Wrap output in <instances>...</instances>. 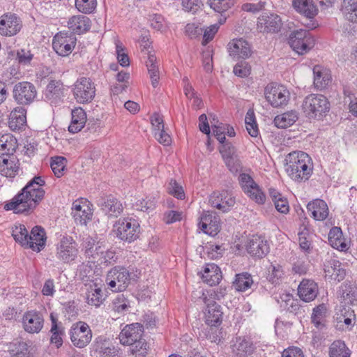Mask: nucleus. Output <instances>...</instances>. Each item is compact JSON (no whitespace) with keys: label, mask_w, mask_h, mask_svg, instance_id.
Masks as SVG:
<instances>
[{"label":"nucleus","mask_w":357,"mask_h":357,"mask_svg":"<svg viewBox=\"0 0 357 357\" xmlns=\"http://www.w3.org/2000/svg\"><path fill=\"white\" fill-rule=\"evenodd\" d=\"M45 180L36 176L8 202L4 205L6 211H13L15 213L29 214L34 211L44 199L45 191L43 186Z\"/></svg>","instance_id":"f257e3e1"},{"label":"nucleus","mask_w":357,"mask_h":357,"mask_svg":"<svg viewBox=\"0 0 357 357\" xmlns=\"http://www.w3.org/2000/svg\"><path fill=\"white\" fill-rule=\"evenodd\" d=\"M286 160V172L294 181L305 182L312 174L313 164L307 153L294 151L287 155Z\"/></svg>","instance_id":"f03ea898"},{"label":"nucleus","mask_w":357,"mask_h":357,"mask_svg":"<svg viewBox=\"0 0 357 357\" xmlns=\"http://www.w3.org/2000/svg\"><path fill=\"white\" fill-rule=\"evenodd\" d=\"M144 326L139 323L126 325L121 331L119 338L121 344L130 346V352L138 357H144L148 351V344L143 337Z\"/></svg>","instance_id":"7ed1b4c3"},{"label":"nucleus","mask_w":357,"mask_h":357,"mask_svg":"<svg viewBox=\"0 0 357 357\" xmlns=\"http://www.w3.org/2000/svg\"><path fill=\"white\" fill-rule=\"evenodd\" d=\"M139 275L140 271L137 268L116 266L107 272L106 282L113 291H123L131 281L136 282Z\"/></svg>","instance_id":"20e7f679"},{"label":"nucleus","mask_w":357,"mask_h":357,"mask_svg":"<svg viewBox=\"0 0 357 357\" xmlns=\"http://www.w3.org/2000/svg\"><path fill=\"white\" fill-rule=\"evenodd\" d=\"M302 108L309 119L320 120L329 112L330 102L324 96L312 93L304 98Z\"/></svg>","instance_id":"39448f33"},{"label":"nucleus","mask_w":357,"mask_h":357,"mask_svg":"<svg viewBox=\"0 0 357 357\" xmlns=\"http://www.w3.org/2000/svg\"><path fill=\"white\" fill-rule=\"evenodd\" d=\"M72 91L77 102L88 104L96 96V84L90 77H81L73 85Z\"/></svg>","instance_id":"423d86ee"},{"label":"nucleus","mask_w":357,"mask_h":357,"mask_svg":"<svg viewBox=\"0 0 357 357\" xmlns=\"http://www.w3.org/2000/svg\"><path fill=\"white\" fill-rule=\"evenodd\" d=\"M114 227L116 236L123 241L131 243L139 236V223L132 218H120Z\"/></svg>","instance_id":"0eeeda50"},{"label":"nucleus","mask_w":357,"mask_h":357,"mask_svg":"<svg viewBox=\"0 0 357 357\" xmlns=\"http://www.w3.org/2000/svg\"><path fill=\"white\" fill-rule=\"evenodd\" d=\"M314 38L309 31L300 29L292 32L289 38L291 47L298 54H304L314 45Z\"/></svg>","instance_id":"6e6552de"},{"label":"nucleus","mask_w":357,"mask_h":357,"mask_svg":"<svg viewBox=\"0 0 357 357\" xmlns=\"http://www.w3.org/2000/svg\"><path fill=\"white\" fill-rule=\"evenodd\" d=\"M194 294L199 295V299L206 305V324L208 326H219L222 321L223 312L221 306L213 300L208 298L203 290L196 291Z\"/></svg>","instance_id":"1a4fd4ad"},{"label":"nucleus","mask_w":357,"mask_h":357,"mask_svg":"<svg viewBox=\"0 0 357 357\" xmlns=\"http://www.w3.org/2000/svg\"><path fill=\"white\" fill-rule=\"evenodd\" d=\"M265 98L274 107L286 105L289 100L290 93L283 85L270 84L265 88Z\"/></svg>","instance_id":"9d476101"},{"label":"nucleus","mask_w":357,"mask_h":357,"mask_svg":"<svg viewBox=\"0 0 357 357\" xmlns=\"http://www.w3.org/2000/svg\"><path fill=\"white\" fill-rule=\"evenodd\" d=\"M70 336L74 346L77 348H84L91 342L92 333L86 323L79 321L71 326Z\"/></svg>","instance_id":"9b49d317"},{"label":"nucleus","mask_w":357,"mask_h":357,"mask_svg":"<svg viewBox=\"0 0 357 357\" xmlns=\"http://www.w3.org/2000/svg\"><path fill=\"white\" fill-rule=\"evenodd\" d=\"M76 37L72 33L59 32L56 33L52 41L54 50L61 56H68L75 48Z\"/></svg>","instance_id":"f8f14e48"},{"label":"nucleus","mask_w":357,"mask_h":357,"mask_svg":"<svg viewBox=\"0 0 357 357\" xmlns=\"http://www.w3.org/2000/svg\"><path fill=\"white\" fill-rule=\"evenodd\" d=\"M22 28V22L16 14L6 13L0 17V35L6 37L14 36Z\"/></svg>","instance_id":"ddd939ff"},{"label":"nucleus","mask_w":357,"mask_h":357,"mask_svg":"<svg viewBox=\"0 0 357 357\" xmlns=\"http://www.w3.org/2000/svg\"><path fill=\"white\" fill-rule=\"evenodd\" d=\"M13 98L20 105H29L35 99L37 91L35 86L29 82H21L13 88Z\"/></svg>","instance_id":"4468645a"},{"label":"nucleus","mask_w":357,"mask_h":357,"mask_svg":"<svg viewBox=\"0 0 357 357\" xmlns=\"http://www.w3.org/2000/svg\"><path fill=\"white\" fill-rule=\"evenodd\" d=\"M209 204L213 208L227 212L234 206L236 198L231 191H215L209 197Z\"/></svg>","instance_id":"2eb2a0df"},{"label":"nucleus","mask_w":357,"mask_h":357,"mask_svg":"<svg viewBox=\"0 0 357 357\" xmlns=\"http://www.w3.org/2000/svg\"><path fill=\"white\" fill-rule=\"evenodd\" d=\"M77 255L76 243L71 236H63L56 245V257L67 263L75 259Z\"/></svg>","instance_id":"dca6fc26"},{"label":"nucleus","mask_w":357,"mask_h":357,"mask_svg":"<svg viewBox=\"0 0 357 357\" xmlns=\"http://www.w3.org/2000/svg\"><path fill=\"white\" fill-rule=\"evenodd\" d=\"M294 8L301 15L310 20L306 26L310 29L316 27V24L312 20L318 13V8L313 0H293Z\"/></svg>","instance_id":"f3484780"},{"label":"nucleus","mask_w":357,"mask_h":357,"mask_svg":"<svg viewBox=\"0 0 357 357\" xmlns=\"http://www.w3.org/2000/svg\"><path fill=\"white\" fill-rule=\"evenodd\" d=\"M282 25L280 16L275 13H264L258 17L257 29L261 33H277Z\"/></svg>","instance_id":"a211bd4d"},{"label":"nucleus","mask_w":357,"mask_h":357,"mask_svg":"<svg viewBox=\"0 0 357 357\" xmlns=\"http://www.w3.org/2000/svg\"><path fill=\"white\" fill-rule=\"evenodd\" d=\"M199 227L207 234L216 235L220 230V218L213 211H204L199 218Z\"/></svg>","instance_id":"6ab92c4d"},{"label":"nucleus","mask_w":357,"mask_h":357,"mask_svg":"<svg viewBox=\"0 0 357 357\" xmlns=\"http://www.w3.org/2000/svg\"><path fill=\"white\" fill-rule=\"evenodd\" d=\"M44 325L42 314L36 310L26 312L22 317V326L29 333H38Z\"/></svg>","instance_id":"aec40b11"},{"label":"nucleus","mask_w":357,"mask_h":357,"mask_svg":"<svg viewBox=\"0 0 357 357\" xmlns=\"http://www.w3.org/2000/svg\"><path fill=\"white\" fill-rule=\"evenodd\" d=\"M246 250L252 257L261 259L269 252V245L264 237L254 235L248 240Z\"/></svg>","instance_id":"412c9836"},{"label":"nucleus","mask_w":357,"mask_h":357,"mask_svg":"<svg viewBox=\"0 0 357 357\" xmlns=\"http://www.w3.org/2000/svg\"><path fill=\"white\" fill-rule=\"evenodd\" d=\"M72 215L77 224L86 225L91 220L93 213L89 205L76 200L72 205Z\"/></svg>","instance_id":"4be33fe9"},{"label":"nucleus","mask_w":357,"mask_h":357,"mask_svg":"<svg viewBox=\"0 0 357 357\" xmlns=\"http://www.w3.org/2000/svg\"><path fill=\"white\" fill-rule=\"evenodd\" d=\"M28 245L26 248L33 251L40 252L45 245L46 236L45 229L40 226H35L32 228L28 236Z\"/></svg>","instance_id":"5701e85b"},{"label":"nucleus","mask_w":357,"mask_h":357,"mask_svg":"<svg viewBox=\"0 0 357 357\" xmlns=\"http://www.w3.org/2000/svg\"><path fill=\"white\" fill-rule=\"evenodd\" d=\"M229 55L234 59H245L250 56V47L243 38L234 39L228 44Z\"/></svg>","instance_id":"b1692460"},{"label":"nucleus","mask_w":357,"mask_h":357,"mask_svg":"<svg viewBox=\"0 0 357 357\" xmlns=\"http://www.w3.org/2000/svg\"><path fill=\"white\" fill-rule=\"evenodd\" d=\"M318 294V285L311 280L303 279L298 287V294L300 298L305 302L314 300Z\"/></svg>","instance_id":"393cba45"},{"label":"nucleus","mask_w":357,"mask_h":357,"mask_svg":"<svg viewBox=\"0 0 357 357\" xmlns=\"http://www.w3.org/2000/svg\"><path fill=\"white\" fill-rule=\"evenodd\" d=\"M91 21L86 15H77L72 16L68 21V27L73 33L82 34L89 31Z\"/></svg>","instance_id":"a878e982"},{"label":"nucleus","mask_w":357,"mask_h":357,"mask_svg":"<svg viewBox=\"0 0 357 357\" xmlns=\"http://www.w3.org/2000/svg\"><path fill=\"white\" fill-rule=\"evenodd\" d=\"M86 289V303L96 307H100L105 301L102 290L101 287L95 282H90L85 284Z\"/></svg>","instance_id":"bb28decb"},{"label":"nucleus","mask_w":357,"mask_h":357,"mask_svg":"<svg viewBox=\"0 0 357 357\" xmlns=\"http://www.w3.org/2000/svg\"><path fill=\"white\" fill-rule=\"evenodd\" d=\"M65 89L61 81L51 80L45 91V98L51 103L56 104L64 96Z\"/></svg>","instance_id":"cd10ccee"},{"label":"nucleus","mask_w":357,"mask_h":357,"mask_svg":"<svg viewBox=\"0 0 357 357\" xmlns=\"http://www.w3.org/2000/svg\"><path fill=\"white\" fill-rule=\"evenodd\" d=\"M307 208L313 218L318 221L326 220L329 213L327 204L322 199H316L307 204Z\"/></svg>","instance_id":"c85d7f7f"},{"label":"nucleus","mask_w":357,"mask_h":357,"mask_svg":"<svg viewBox=\"0 0 357 357\" xmlns=\"http://www.w3.org/2000/svg\"><path fill=\"white\" fill-rule=\"evenodd\" d=\"M222 272L215 264H207L202 273V278L210 286L218 284L222 280Z\"/></svg>","instance_id":"c756f323"},{"label":"nucleus","mask_w":357,"mask_h":357,"mask_svg":"<svg viewBox=\"0 0 357 357\" xmlns=\"http://www.w3.org/2000/svg\"><path fill=\"white\" fill-rule=\"evenodd\" d=\"M93 348L98 357H120L119 349L114 346H109L102 337L96 339Z\"/></svg>","instance_id":"7c9ffc66"},{"label":"nucleus","mask_w":357,"mask_h":357,"mask_svg":"<svg viewBox=\"0 0 357 357\" xmlns=\"http://www.w3.org/2000/svg\"><path fill=\"white\" fill-rule=\"evenodd\" d=\"M26 123V110L21 107H16L10 114L8 126L13 131L24 128Z\"/></svg>","instance_id":"2f4dec72"},{"label":"nucleus","mask_w":357,"mask_h":357,"mask_svg":"<svg viewBox=\"0 0 357 357\" xmlns=\"http://www.w3.org/2000/svg\"><path fill=\"white\" fill-rule=\"evenodd\" d=\"M100 206L101 210L110 217H118L123 209L122 204L112 196L105 198Z\"/></svg>","instance_id":"473e14b6"},{"label":"nucleus","mask_w":357,"mask_h":357,"mask_svg":"<svg viewBox=\"0 0 357 357\" xmlns=\"http://www.w3.org/2000/svg\"><path fill=\"white\" fill-rule=\"evenodd\" d=\"M324 271L327 275L338 282L342 281L346 275L345 269L342 264L335 259H331L324 264Z\"/></svg>","instance_id":"72a5a7b5"},{"label":"nucleus","mask_w":357,"mask_h":357,"mask_svg":"<svg viewBox=\"0 0 357 357\" xmlns=\"http://www.w3.org/2000/svg\"><path fill=\"white\" fill-rule=\"evenodd\" d=\"M72 119L68 131L71 133L79 132L84 126L86 122V114L81 107H77L72 110Z\"/></svg>","instance_id":"f704fd0d"},{"label":"nucleus","mask_w":357,"mask_h":357,"mask_svg":"<svg viewBox=\"0 0 357 357\" xmlns=\"http://www.w3.org/2000/svg\"><path fill=\"white\" fill-rule=\"evenodd\" d=\"M314 85L318 90L325 89L331 81L330 71L320 66H315L313 68Z\"/></svg>","instance_id":"c9c22d12"},{"label":"nucleus","mask_w":357,"mask_h":357,"mask_svg":"<svg viewBox=\"0 0 357 357\" xmlns=\"http://www.w3.org/2000/svg\"><path fill=\"white\" fill-rule=\"evenodd\" d=\"M298 119L296 111L291 110L277 115L274 119V124L278 128H286L294 124Z\"/></svg>","instance_id":"e433bc0d"},{"label":"nucleus","mask_w":357,"mask_h":357,"mask_svg":"<svg viewBox=\"0 0 357 357\" xmlns=\"http://www.w3.org/2000/svg\"><path fill=\"white\" fill-rule=\"evenodd\" d=\"M328 241L332 247L343 251L347 249V244L342 236V232L340 227H333L328 233Z\"/></svg>","instance_id":"4c0bfd02"},{"label":"nucleus","mask_w":357,"mask_h":357,"mask_svg":"<svg viewBox=\"0 0 357 357\" xmlns=\"http://www.w3.org/2000/svg\"><path fill=\"white\" fill-rule=\"evenodd\" d=\"M269 195L274 203L276 210L284 214H287L289 211V202L280 192L274 188L269 189Z\"/></svg>","instance_id":"58836bf2"},{"label":"nucleus","mask_w":357,"mask_h":357,"mask_svg":"<svg viewBox=\"0 0 357 357\" xmlns=\"http://www.w3.org/2000/svg\"><path fill=\"white\" fill-rule=\"evenodd\" d=\"M17 148V139L10 134L0 136V153L4 155H13Z\"/></svg>","instance_id":"ea45409f"},{"label":"nucleus","mask_w":357,"mask_h":357,"mask_svg":"<svg viewBox=\"0 0 357 357\" xmlns=\"http://www.w3.org/2000/svg\"><path fill=\"white\" fill-rule=\"evenodd\" d=\"M252 284L253 280L251 274L248 272L236 274L233 287L236 291H245L250 289Z\"/></svg>","instance_id":"a19ab883"},{"label":"nucleus","mask_w":357,"mask_h":357,"mask_svg":"<svg viewBox=\"0 0 357 357\" xmlns=\"http://www.w3.org/2000/svg\"><path fill=\"white\" fill-rule=\"evenodd\" d=\"M146 66L150 75L152 86L155 88L158 85L159 70L157 65V59L153 54L149 52L146 61Z\"/></svg>","instance_id":"79ce46f5"},{"label":"nucleus","mask_w":357,"mask_h":357,"mask_svg":"<svg viewBox=\"0 0 357 357\" xmlns=\"http://www.w3.org/2000/svg\"><path fill=\"white\" fill-rule=\"evenodd\" d=\"M7 158H3L0 162V174L6 177H14L18 171V165L15 162L14 158H11L10 155Z\"/></svg>","instance_id":"37998d69"},{"label":"nucleus","mask_w":357,"mask_h":357,"mask_svg":"<svg viewBox=\"0 0 357 357\" xmlns=\"http://www.w3.org/2000/svg\"><path fill=\"white\" fill-rule=\"evenodd\" d=\"M50 319L52 321V327L50 330L52 336L50 341L51 343L54 344L57 348H59L63 344L62 337L64 335L63 328L59 325L57 319L53 315V314H50Z\"/></svg>","instance_id":"c03bdc74"},{"label":"nucleus","mask_w":357,"mask_h":357,"mask_svg":"<svg viewBox=\"0 0 357 357\" xmlns=\"http://www.w3.org/2000/svg\"><path fill=\"white\" fill-rule=\"evenodd\" d=\"M342 12L347 20L357 23V0H343Z\"/></svg>","instance_id":"a18cd8bd"},{"label":"nucleus","mask_w":357,"mask_h":357,"mask_svg":"<svg viewBox=\"0 0 357 357\" xmlns=\"http://www.w3.org/2000/svg\"><path fill=\"white\" fill-rule=\"evenodd\" d=\"M330 357H350L351 351L344 341H334L329 347Z\"/></svg>","instance_id":"49530a36"},{"label":"nucleus","mask_w":357,"mask_h":357,"mask_svg":"<svg viewBox=\"0 0 357 357\" xmlns=\"http://www.w3.org/2000/svg\"><path fill=\"white\" fill-rule=\"evenodd\" d=\"M326 306L321 304L313 309L312 314V322L318 328H322L325 326V317L326 314Z\"/></svg>","instance_id":"de8ad7c7"},{"label":"nucleus","mask_w":357,"mask_h":357,"mask_svg":"<svg viewBox=\"0 0 357 357\" xmlns=\"http://www.w3.org/2000/svg\"><path fill=\"white\" fill-rule=\"evenodd\" d=\"M28 236L29 232L24 225L20 224L13 228L12 236L17 243L25 248L28 245Z\"/></svg>","instance_id":"09e8293b"},{"label":"nucleus","mask_w":357,"mask_h":357,"mask_svg":"<svg viewBox=\"0 0 357 357\" xmlns=\"http://www.w3.org/2000/svg\"><path fill=\"white\" fill-rule=\"evenodd\" d=\"M239 183L244 193L248 194L252 190L259 192V185L248 174L243 173L238 176Z\"/></svg>","instance_id":"8fccbe9b"},{"label":"nucleus","mask_w":357,"mask_h":357,"mask_svg":"<svg viewBox=\"0 0 357 357\" xmlns=\"http://www.w3.org/2000/svg\"><path fill=\"white\" fill-rule=\"evenodd\" d=\"M9 351L12 357H30L29 347L24 342H17L11 343L9 347Z\"/></svg>","instance_id":"3c124183"},{"label":"nucleus","mask_w":357,"mask_h":357,"mask_svg":"<svg viewBox=\"0 0 357 357\" xmlns=\"http://www.w3.org/2000/svg\"><path fill=\"white\" fill-rule=\"evenodd\" d=\"M250 343L241 338H237L236 342L231 346L232 354L236 357H244L250 353Z\"/></svg>","instance_id":"603ef678"},{"label":"nucleus","mask_w":357,"mask_h":357,"mask_svg":"<svg viewBox=\"0 0 357 357\" xmlns=\"http://www.w3.org/2000/svg\"><path fill=\"white\" fill-rule=\"evenodd\" d=\"M207 4L214 11L222 13L234 5V0H207Z\"/></svg>","instance_id":"864d4df0"},{"label":"nucleus","mask_w":357,"mask_h":357,"mask_svg":"<svg viewBox=\"0 0 357 357\" xmlns=\"http://www.w3.org/2000/svg\"><path fill=\"white\" fill-rule=\"evenodd\" d=\"M167 192L174 197L183 200L185 195L183 187L174 179H170L167 186Z\"/></svg>","instance_id":"5fc2aeb1"},{"label":"nucleus","mask_w":357,"mask_h":357,"mask_svg":"<svg viewBox=\"0 0 357 357\" xmlns=\"http://www.w3.org/2000/svg\"><path fill=\"white\" fill-rule=\"evenodd\" d=\"M83 246L85 249V253L91 257L98 255L99 253L103 254V251L100 250V246L96 244V241L91 236H87L84 238Z\"/></svg>","instance_id":"6e6d98bb"},{"label":"nucleus","mask_w":357,"mask_h":357,"mask_svg":"<svg viewBox=\"0 0 357 357\" xmlns=\"http://www.w3.org/2000/svg\"><path fill=\"white\" fill-rule=\"evenodd\" d=\"M130 302L123 294H119L112 301V309L118 313H123L130 308Z\"/></svg>","instance_id":"4d7b16f0"},{"label":"nucleus","mask_w":357,"mask_h":357,"mask_svg":"<svg viewBox=\"0 0 357 357\" xmlns=\"http://www.w3.org/2000/svg\"><path fill=\"white\" fill-rule=\"evenodd\" d=\"M75 7L84 14L92 13L96 8V0H75Z\"/></svg>","instance_id":"13d9d810"},{"label":"nucleus","mask_w":357,"mask_h":357,"mask_svg":"<svg viewBox=\"0 0 357 357\" xmlns=\"http://www.w3.org/2000/svg\"><path fill=\"white\" fill-rule=\"evenodd\" d=\"M66 159L61 156H57L54 158H52L51 162V168L54 174V175L60 178L63 175V172L65 171Z\"/></svg>","instance_id":"bf43d9fd"},{"label":"nucleus","mask_w":357,"mask_h":357,"mask_svg":"<svg viewBox=\"0 0 357 357\" xmlns=\"http://www.w3.org/2000/svg\"><path fill=\"white\" fill-rule=\"evenodd\" d=\"M267 3L266 0H259L257 3H246L242 5V10L252 13L262 10Z\"/></svg>","instance_id":"052dcab7"},{"label":"nucleus","mask_w":357,"mask_h":357,"mask_svg":"<svg viewBox=\"0 0 357 357\" xmlns=\"http://www.w3.org/2000/svg\"><path fill=\"white\" fill-rule=\"evenodd\" d=\"M307 230L304 229L303 231L298 233V241L300 248L307 252L310 253L312 250L311 242L307 238Z\"/></svg>","instance_id":"680f3d73"},{"label":"nucleus","mask_w":357,"mask_h":357,"mask_svg":"<svg viewBox=\"0 0 357 357\" xmlns=\"http://www.w3.org/2000/svg\"><path fill=\"white\" fill-rule=\"evenodd\" d=\"M33 57V54L29 50L20 49L17 52V59L22 65L30 64Z\"/></svg>","instance_id":"e2e57ef3"},{"label":"nucleus","mask_w":357,"mask_h":357,"mask_svg":"<svg viewBox=\"0 0 357 357\" xmlns=\"http://www.w3.org/2000/svg\"><path fill=\"white\" fill-rule=\"evenodd\" d=\"M234 73L241 77H245L250 73V66L245 61H241L234 67Z\"/></svg>","instance_id":"0e129e2a"},{"label":"nucleus","mask_w":357,"mask_h":357,"mask_svg":"<svg viewBox=\"0 0 357 357\" xmlns=\"http://www.w3.org/2000/svg\"><path fill=\"white\" fill-rule=\"evenodd\" d=\"M212 129L213 135L216 139L220 143L223 144L226 139V124L220 123L218 125H212Z\"/></svg>","instance_id":"69168bd1"},{"label":"nucleus","mask_w":357,"mask_h":357,"mask_svg":"<svg viewBox=\"0 0 357 357\" xmlns=\"http://www.w3.org/2000/svg\"><path fill=\"white\" fill-rule=\"evenodd\" d=\"M221 333V331L217 327L209 326L206 329V337L211 342L219 343L222 337Z\"/></svg>","instance_id":"338daca9"},{"label":"nucleus","mask_w":357,"mask_h":357,"mask_svg":"<svg viewBox=\"0 0 357 357\" xmlns=\"http://www.w3.org/2000/svg\"><path fill=\"white\" fill-rule=\"evenodd\" d=\"M219 29L218 24H213L207 27L204 32L202 45H206L212 40Z\"/></svg>","instance_id":"774afa93"}]
</instances>
